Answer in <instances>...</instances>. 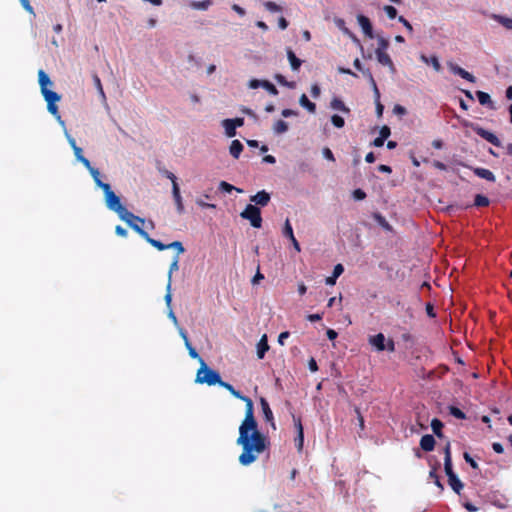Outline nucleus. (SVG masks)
<instances>
[{
    "label": "nucleus",
    "mask_w": 512,
    "mask_h": 512,
    "mask_svg": "<svg viewBox=\"0 0 512 512\" xmlns=\"http://www.w3.org/2000/svg\"><path fill=\"white\" fill-rule=\"evenodd\" d=\"M239 400L245 403V417L239 427V436L236 441L242 447V453L238 460L241 465L248 466L255 462L259 455L269 447V441L258 430L253 401L245 395H242Z\"/></svg>",
    "instance_id": "1"
},
{
    "label": "nucleus",
    "mask_w": 512,
    "mask_h": 512,
    "mask_svg": "<svg viewBox=\"0 0 512 512\" xmlns=\"http://www.w3.org/2000/svg\"><path fill=\"white\" fill-rule=\"evenodd\" d=\"M103 192L105 195V204L108 209L116 212L119 218L125 221L130 227L135 223L139 222L140 224L145 223V219L134 215L132 212L128 211L120 201L119 196H117L111 189V186L104 185Z\"/></svg>",
    "instance_id": "2"
},
{
    "label": "nucleus",
    "mask_w": 512,
    "mask_h": 512,
    "mask_svg": "<svg viewBox=\"0 0 512 512\" xmlns=\"http://www.w3.org/2000/svg\"><path fill=\"white\" fill-rule=\"evenodd\" d=\"M200 368L196 374V382L200 384H207L209 386L219 384L221 381L220 374L209 368L203 359H200Z\"/></svg>",
    "instance_id": "3"
},
{
    "label": "nucleus",
    "mask_w": 512,
    "mask_h": 512,
    "mask_svg": "<svg viewBox=\"0 0 512 512\" xmlns=\"http://www.w3.org/2000/svg\"><path fill=\"white\" fill-rule=\"evenodd\" d=\"M243 219L249 220L254 228L262 226L261 211L256 205L248 204L245 209L240 213Z\"/></svg>",
    "instance_id": "4"
},
{
    "label": "nucleus",
    "mask_w": 512,
    "mask_h": 512,
    "mask_svg": "<svg viewBox=\"0 0 512 512\" xmlns=\"http://www.w3.org/2000/svg\"><path fill=\"white\" fill-rule=\"evenodd\" d=\"M41 94L43 95L45 101L47 102L48 111L54 117H56L58 120H60L61 116L59 114L56 102H58L60 100L61 96L58 93H56L50 89H47V90L41 92Z\"/></svg>",
    "instance_id": "5"
},
{
    "label": "nucleus",
    "mask_w": 512,
    "mask_h": 512,
    "mask_svg": "<svg viewBox=\"0 0 512 512\" xmlns=\"http://www.w3.org/2000/svg\"><path fill=\"white\" fill-rule=\"evenodd\" d=\"M131 228L136 231L142 238H144L150 245L159 251L168 249V244H164L159 240L153 239L150 235L139 226V222H135Z\"/></svg>",
    "instance_id": "6"
},
{
    "label": "nucleus",
    "mask_w": 512,
    "mask_h": 512,
    "mask_svg": "<svg viewBox=\"0 0 512 512\" xmlns=\"http://www.w3.org/2000/svg\"><path fill=\"white\" fill-rule=\"evenodd\" d=\"M473 131L485 139L487 142L491 143L494 146L500 147L502 145L500 139L492 132L480 127L479 125H471Z\"/></svg>",
    "instance_id": "7"
},
{
    "label": "nucleus",
    "mask_w": 512,
    "mask_h": 512,
    "mask_svg": "<svg viewBox=\"0 0 512 512\" xmlns=\"http://www.w3.org/2000/svg\"><path fill=\"white\" fill-rule=\"evenodd\" d=\"M447 67L451 73L460 76L461 78L465 79L466 81H468L470 83L476 82V78L474 75H472L470 72L466 71L465 69L461 68L456 63H454L452 61H448Z\"/></svg>",
    "instance_id": "8"
},
{
    "label": "nucleus",
    "mask_w": 512,
    "mask_h": 512,
    "mask_svg": "<svg viewBox=\"0 0 512 512\" xmlns=\"http://www.w3.org/2000/svg\"><path fill=\"white\" fill-rule=\"evenodd\" d=\"M248 86L251 89L262 87V89L267 90L271 95L274 96L278 94L277 88L268 80L251 79L248 83Z\"/></svg>",
    "instance_id": "9"
},
{
    "label": "nucleus",
    "mask_w": 512,
    "mask_h": 512,
    "mask_svg": "<svg viewBox=\"0 0 512 512\" xmlns=\"http://www.w3.org/2000/svg\"><path fill=\"white\" fill-rule=\"evenodd\" d=\"M260 405H261V409H262V412H263V415H264V419L270 423L271 427L276 430V424H275V421H274V416H273V412L270 408V405L268 403V401L264 398V397H261L260 398Z\"/></svg>",
    "instance_id": "10"
},
{
    "label": "nucleus",
    "mask_w": 512,
    "mask_h": 512,
    "mask_svg": "<svg viewBox=\"0 0 512 512\" xmlns=\"http://www.w3.org/2000/svg\"><path fill=\"white\" fill-rule=\"evenodd\" d=\"M178 331H179L181 338L184 341L185 347L188 350L189 356L193 359H197L200 362V359H202V358L199 356L196 349L192 346V344L188 338V334H187L186 330L180 327V328H178Z\"/></svg>",
    "instance_id": "11"
},
{
    "label": "nucleus",
    "mask_w": 512,
    "mask_h": 512,
    "mask_svg": "<svg viewBox=\"0 0 512 512\" xmlns=\"http://www.w3.org/2000/svg\"><path fill=\"white\" fill-rule=\"evenodd\" d=\"M375 55L381 65L388 67L391 73L396 72V67L387 52L375 51Z\"/></svg>",
    "instance_id": "12"
},
{
    "label": "nucleus",
    "mask_w": 512,
    "mask_h": 512,
    "mask_svg": "<svg viewBox=\"0 0 512 512\" xmlns=\"http://www.w3.org/2000/svg\"><path fill=\"white\" fill-rule=\"evenodd\" d=\"M283 236L290 239L293 247L295 248V250L297 252L301 251L299 242L297 241V239L294 236L293 228L291 226V223H290L289 219H286V221H285V224H284V227H283Z\"/></svg>",
    "instance_id": "13"
},
{
    "label": "nucleus",
    "mask_w": 512,
    "mask_h": 512,
    "mask_svg": "<svg viewBox=\"0 0 512 512\" xmlns=\"http://www.w3.org/2000/svg\"><path fill=\"white\" fill-rule=\"evenodd\" d=\"M358 24L361 26L364 34L369 38H374L371 21L368 17L360 14L357 16Z\"/></svg>",
    "instance_id": "14"
},
{
    "label": "nucleus",
    "mask_w": 512,
    "mask_h": 512,
    "mask_svg": "<svg viewBox=\"0 0 512 512\" xmlns=\"http://www.w3.org/2000/svg\"><path fill=\"white\" fill-rule=\"evenodd\" d=\"M270 199V194L265 190L259 191L258 193L250 197L251 202H254L256 205H260L262 207L268 205Z\"/></svg>",
    "instance_id": "15"
},
{
    "label": "nucleus",
    "mask_w": 512,
    "mask_h": 512,
    "mask_svg": "<svg viewBox=\"0 0 512 512\" xmlns=\"http://www.w3.org/2000/svg\"><path fill=\"white\" fill-rule=\"evenodd\" d=\"M386 339L383 333H378L374 336L369 337V344L374 346L377 351L381 352L386 349Z\"/></svg>",
    "instance_id": "16"
},
{
    "label": "nucleus",
    "mask_w": 512,
    "mask_h": 512,
    "mask_svg": "<svg viewBox=\"0 0 512 512\" xmlns=\"http://www.w3.org/2000/svg\"><path fill=\"white\" fill-rule=\"evenodd\" d=\"M474 174L482 179H485L489 182H495L496 181V177L495 175L493 174L492 171H490L489 169H486V168H481V167H476V168H472Z\"/></svg>",
    "instance_id": "17"
},
{
    "label": "nucleus",
    "mask_w": 512,
    "mask_h": 512,
    "mask_svg": "<svg viewBox=\"0 0 512 512\" xmlns=\"http://www.w3.org/2000/svg\"><path fill=\"white\" fill-rule=\"evenodd\" d=\"M420 447L425 452H430L435 447V439L432 435L426 434L420 439Z\"/></svg>",
    "instance_id": "18"
},
{
    "label": "nucleus",
    "mask_w": 512,
    "mask_h": 512,
    "mask_svg": "<svg viewBox=\"0 0 512 512\" xmlns=\"http://www.w3.org/2000/svg\"><path fill=\"white\" fill-rule=\"evenodd\" d=\"M269 344L267 335L264 334L260 338L259 342L257 343V357L258 359H263L265 357L266 352L269 350Z\"/></svg>",
    "instance_id": "19"
},
{
    "label": "nucleus",
    "mask_w": 512,
    "mask_h": 512,
    "mask_svg": "<svg viewBox=\"0 0 512 512\" xmlns=\"http://www.w3.org/2000/svg\"><path fill=\"white\" fill-rule=\"evenodd\" d=\"M172 195H173V199H174V202L176 205V210H177L178 214H183L184 213V205H183L182 197L180 194L179 185H174L173 190H172Z\"/></svg>",
    "instance_id": "20"
},
{
    "label": "nucleus",
    "mask_w": 512,
    "mask_h": 512,
    "mask_svg": "<svg viewBox=\"0 0 512 512\" xmlns=\"http://www.w3.org/2000/svg\"><path fill=\"white\" fill-rule=\"evenodd\" d=\"M38 82L40 85L41 92L47 90L48 86L53 85V82L51 81L50 77L42 69L38 71Z\"/></svg>",
    "instance_id": "21"
},
{
    "label": "nucleus",
    "mask_w": 512,
    "mask_h": 512,
    "mask_svg": "<svg viewBox=\"0 0 512 512\" xmlns=\"http://www.w3.org/2000/svg\"><path fill=\"white\" fill-rule=\"evenodd\" d=\"M476 96L481 105L487 106L488 108H490L492 110L496 109V107L494 106V103L491 100V97L488 93L483 92V91H477Z\"/></svg>",
    "instance_id": "22"
},
{
    "label": "nucleus",
    "mask_w": 512,
    "mask_h": 512,
    "mask_svg": "<svg viewBox=\"0 0 512 512\" xmlns=\"http://www.w3.org/2000/svg\"><path fill=\"white\" fill-rule=\"evenodd\" d=\"M86 169L89 171L97 187L103 189L104 185H108V183L102 182L99 170L97 168H94L90 162L89 167H86Z\"/></svg>",
    "instance_id": "23"
},
{
    "label": "nucleus",
    "mask_w": 512,
    "mask_h": 512,
    "mask_svg": "<svg viewBox=\"0 0 512 512\" xmlns=\"http://www.w3.org/2000/svg\"><path fill=\"white\" fill-rule=\"evenodd\" d=\"M287 58L289 60L291 69L293 71L299 70L302 65V61L295 55L291 48H287Z\"/></svg>",
    "instance_id": "24"
},
{
    "label": "nucleus",
    "mask_w": 512,
    "mask_h": 512,
    "mask_svg": "<svg viewBox=\"0 0 512 512\" xmlns=\"http://www.w3.org/2000/svg\"><path fill=\"white\" fill-rule=\"evenodd\" d=\"M179 269V256L175 255L172 263L170 264L169 271H168V281L166 289L170 290L172 285V273L175 271H178Z\"/></svg>",
    "instance_id": "25"
},
{
    "label": "nucleus",
    "mask_w": 512,
    "mask_h": 512,
    "mask_svg": "<svg viewBox=\"0 0 512 512\" xmlns=\"http://www.w3.org/2000/svg\"><path fill=\"white\" fill-rule=\"evenodd\" d=\"M243 149V144L239 140H233L230 144L229 152L235 159H238Z\"/></svg>",
    "instance_id": "26"
},
{
    "label": "nucleus",
    "mask_w": 512,
    "mask_h": 512,
    "mask_svg": "<svg viewBox=\"0 0 512 512\" xmlns=\"http://www.w3.org/2000/svg\"><path fill=\"white\" fill-rule=\"evenodd\" d=\"M420 59L426 63V64H430L432 65V67L434 68V70L436 72H440L441 71V64L438 60V58L436 56H431V57H427L426 55L422 54L420 56Z\"/></svg>",
    "instance_id": "27"
},
{
    "label": "nucleus",
    "mask_w": 512,
    "mask_h": 512,
    "mask_svg": "<svg viewBox=\"0 0 512 512\" xmlns=\"http://www.w3.org/2000/svg\"><path fill=\"white\" fill-rule=\"evenodd\" d=\"M448 483H449L450 487L453 489V491L457 494H460V492L462 491V489L464 487L463 483L457 477V475L450 476V478H448Z\"/></svg>",
    "instance_id": "28"
},
{
    "label": "nucleus",
    "mask_w": 512,
    "mask_h": 512,
    "mask_svg": "<svg viewBox=\"0 0 512 512\" xmlns=\"http://www.w3.org/2000/svg\"><path fill=\"white\" fill-rule=\"evenodd\" d=\"M299 103L302 107H304L305 109H307L310 113H315L316 112V104L311 102L308 97L306 96V94H302L300 96V99H299Z\"/></svg>",
    "instance_id": "29"
},
{
    "label": "nucleus",
    "mask_w": 512,
    "mask_h": 512,
    "mask_svg": "<svg viewBox=\"0 0 512 512\" xmlns=\"http://www.w3.org/2000/svg\"><path fill=\"white\" fill-rule=\"evenodd\" d=\"M443 426L444 425H443L442 421L439 420L438 418L432 419V421H431V428L433 430V433L438 438H442L443 437V433H442Z\"/></svg>",
    "instance_id": "30"
},
{
    "label": "nucleus",
    "mask_w": 512,
    "mask_h": 512,
    "mask_svg": "<svg viewBox=\"0 0 512 512\" xmlns=\"http://www.w3.org/2000/svg\"><path fill=\"white\" fill-rule=\"evenodd\" d=\"M492 17L506 29L512 30V19L511 18L502 16V15H497V14H494Z\"/></svg>",
    "instance_id": "31"
},
{
    "label": "nucleus",
    "mask_w": 512,
    "mask_h": 512,
    "mask_svg": "<svg viewBox=\"0 0 512 512\" xmlns=\"http://www.w3.org/2000/svg\"><path fill=\"white\" fill-rule=\"evenodd\" d=\"M222 125L228 137H234L236 135V127L233 125L231 119L223 120Z\"/></svg>",
    "instance_id": "32"
},
{
    "label": "nucleus",
    "mask_w": 512,
    "mask_h": 512,
    "mask_svg": "<svg viewBox=\"0 0 512 512\" xmlns=\"http://www.w3.org/2000/svg\"><path fill=\"white\" fill-rule=\"evenodd\" d=\"M439 466H440V464H439V463H436V464L432 467L431 471L429 472V477H430L431 479H433V481H434V483H435V485H436L437 487H439L441 490H443V485H442V483H441V481H440V478H439V476H438V474H437V470H438Z\"/></svg>",
    "instance_id": "33"
},
{
    "label": "nucleus",
    "mask_w": 512,
    "mask_h": 512,
    "mask_svg": "<svg viewBox=\"0 0 512 512\" xmlns=\"http://www.w3.org/2000/svg\"><path fill=\"white\" fill-rule=\"evenodd\" d=\"M212 4L211 0L192 1L190 6L195 10H207Z\"/></svg>",
    "instance_id": "34"
},
{
    "label": "nucleus",
    "mask_w": 512,
    "mask_h": 512,
    "mask_svg": "<svg viewBox=\"0 0 512 512\" xmlns=\"http://www.w3.org/2000/svg\"><path fill=\"white\" fill-rule=\"evenodd\" d=\"M273 131L276 134H283L288 131V124L284 120H278L273 125Z\"/></svg>",
    "instance_id": "35"
},
{
    "label": "nucleus",
    "mask_w": 512,
    "mask_h": 512,
    "mask_svg": "<svg viewBox=\"0 0 512 512\" xmlns=\"http://www.w3.org/2000/svg\"><path fill=\"white\" fill-rule=\"evenodd\" d=\"M489 203H490V200L488 197H486L482 194H477L474 198L473 205L476 207H486L489 205Z\"/></svg>",
    "instance_id": "36"
},
{
    "label": "nucleus",
    "mask_w": 512,
    "mask_h": 512,
    "mask_svg": "<svg viewBox=\"0 0 512 512\" xmlns=\"http://www.w3.org/2000/svg\"><path fill=\"white\" fill-rule=\"evenodd\" d=\"M218 385H219V386H221V387H223V388H225L226 390H228V391L231 393V395H233V396H234L235 398H237V399L241 398V396L243 395V394H241V392H240V391L236 390V389H235V388H234L230 383H228V382H224V381H222V380H221V381H220V383H219Z\"/></svg>",
    "instance_id": "37"
},
{
    "label": "nucleus",
    "mask_w": 512,
    "mask_h": 512,
    "mask_svg": "<svg viewBox=\"0 0 512 512\" xmlns=\"http://www.w3.org/2000/svg\"><path fill=\"white\" fill-rule=\"evenodd\" d=\"M76 159L81 162L85 167H89V160L83 156L82 148L74 147L73 149Z\"/></svg>",
    "instance_id": "38"
},
{
    "label": "nucleus",
    "mask_w": 512,
    "mask_h": 512,
    "mask_svg": "<svg viewBox=\"0 0 512 512\" xmlns=\"http://www.w3.org/2000/svg\"><path fill=\"white\" fill-rule=\"evenodd\" d=\"M331 107L335 110H339L342 112H349V109L345 106L344 102L339 98H334L331 101Z\"/></svg>",
    "instance_id": "39"
},
{
    "label": "nucleus",
    "mask_w": 512,
    "mask_h": 512,
    "mask_svg": "<svg viewBox=\"0 0 512 512\" xmlns=\"http://www.w3.org/2000/svg\"><path fill=\"white\" fill-rule=\"evenodd\" d=\"M377 40H378V46L375 51L387 52V49L389 48V45H390L389 41L382 36H378Z\"/></svg>",
    "instance_id": "40"
},
{
    "label": "nucleus",
    "mask_w": 512,
    "mask_h": 512,
    "mask_svg": "<svg viewBox=\"0 0 512 512\" xmlns=\"http://www.w3.org/2000/svg\"><path fill=\"white\" fill-rule=\"evenodd\" d=\"M219 189L221 191H224V192H227V193H230L232 192L233 190H236L237 192L241 193L242 190L239 189V188H236L234 187L233 185H231L230 183L226 182V181H221L219 183Z\"/></svg>",
    "instance_id": "41"
},
{
    "label": "nucleus",
    "mask_w": 512,
    "mask_h": 512,
    "mask_svg": "<svg viewBox=\"0 0 512 512\" xmlns=\"http://www.w3.org/2000/svg\"><path fill=\"white\" fill-rule=\"evenodd\" d=\"M449 413L457 419L463 420L466 418L465 413L456 406H449Z\"/></svg>",
    "instance_id": "42"
},
{
    "label": "nucleus",
    "mask_w": 512,
    "mask_h": 512,
    "mask_svg": "<svg viewBox=\"0 0 512 512\" xmlns=\"http://www.w3.org/2000/svg\"><path fill=\"white\" fill-rule=\"evenodd\" d=\"M275 80L280 84V85H283V86H287V87H290V88H293L294 87V83L293 82H288L286 80V78L282 75V74H276L274 76Z\"/></svg>",
    "instance_id": "43"
},
{
    "label": "nucleus",
    "mask_w": 512,
    "mask_h": 512,
    "mask_svg": "<svg viewBox=\"0 0 512 512\" xmlns=\"http://www.w3.org/2000/svg\"><path fill=\"white\" fill-rule=\"evenodd\" d=\"M331 122L337 128H342L345 124L344 119L337 114H335L331 117Z\"/></svg>",
    "instance_id": "44"
},
{
    "label": "nucleus",
    "mask_w": 512,
    "mask_h": 512,
    "mask_svg": "<svg viewBox=\"0 0 512 512\" xmlns=\"http://www.w3.org/2000/svg\"><path fill=\"white\" fill-rule=\"evenodd\" d=\"M463 458L473 469H479L477 462L470 456L468 452H464Z\"/></svg>",
    "instance_id": "45"
},
{
    "label": "nucleus",
    "mask_w": 512,
    "mask_h": 512,
    "mask_svg": "<svg viewBox=\"0 0 512 512\" xmlns=\"http://www.w3.org/2000/svg\"><path fill=\"white\" fill-rule=\"evenodd\" d=\"M265 8L270 12H279L281 11V7L272 1H267L264 3Z\"/></svg>",
    "instance_id": "46"
},
{
    "label": "nucleus",
    "mask_w": 512,
    "mask_h": 512,
    "mask_svg": "<svg viewBox=\"0 0 512 512\" xmlns=\"http://www.w3.org/2000/svg\"><path fill=\"white\" fill-rule=\"evenodd\" d=\"M169 248L176 249L177 250L176 255H178V256H179V254H182L185 251V249L180 241H174V242L168 244V249Z\"/></svg>",
    "instance_id": "47"
},
{
    "label": "nucleus",
    "mask_w": 512,
    "mask_h": 512,
    "mask_svg": "<svg viewBox=\"0 0 512 512\" xmlns=\"http://www.w3.org/2000/svg\"><path fill=\"white\" fill-rule=\"evenodd\" d=\"M384 11L390 19H394L397 16V10L391 5L384 6Z\"/></svg>",
    "instance_id": "48"
},
{
    "label": "nucleus",
    "mask_w": 512,
    "mask_h": 512,
    "mask_svg": "<svg viewBox=\"0 0 512 512\" xmlns=\"http://www.w3.org/2000/svg\"><path fill=\"white\" fill-rule=\"evenodd\" d=\"M161 173L167 177L169 180H171L172 182V188L174 187V185H178L177 183V177L174 175V173L164 169V170H161Z\"/></svg>",
    "instance_id": "49"
},
{
    "label": "nucleus",
    "mask_w": 512,
    "mask_h": 512,
    "mask_svg": "<svg viewBox=\"0 0 512 512\" xmlns=\"http://www.w3.org/2000/svg\"><path fill=\"white\" fill-rule=\"evenodd\" d=\"M161 173L167 177L169 180H171L172 182V188L174 187V185H178L177 183V177L174 175V173L164 169V170H161Z\"/></svg>",
    "instance_id": "50"
},
{
    "label": "nucleus",
    "mask_w": 512,
    "mask_h": 512,
    "mask_svg": "<svg viewBox=\"0 0 512 512\" xmlns=\"http://www.w3.org/2000/svg\"><path fill=\"white\" fill-rule=\"evenodd\" d=\"M293 421H294V426H295L296 431H297V435L298 434H301V435L304 434V432H303V425H302L300 417H296L295 415H293Z\"/></svg>",
    "instance_id": "51"
},
{
    "label": "nucleus",
    "mask_w": 512,
    "mask_h": 512,
    "mask_svg": "<svg viewBox=\"0 0 512 512\" xmlns=\"http://www.w3.org/2000/svg\"><path fill=\"white\" fill-rule=\"evenodd\" d=\"M444 470L448 478H450V476L456 475L453 471L452 461H444Z\"/></svg>",
    "instance_id": "52"
},
{
    "label": "nucleus",
    "mask_w": 512,
    "mask_h": 512,
    "mask_svg": "<svg viewBox=\"0 0 512 512\" xmlns=\"http://www.w3.org/2000/svg\"><path fill=\"white\" fill-rule=\"evenodd\" d=\"M363 75L367 78L371 87H374L377 85V83L369 69H366L365 71H363Z\"/></svg>",
    "instance_id": "53"
},
{
    "label": "nucleus",
    "mask_w": 512,
    "mask_h": 512,
    "mask_svg": "<svg viewBox=\"0 0 512 512\" xmlns=\"http://www.w3.org/2000/svg\"><path fill=\"white\" fill-rule=\"evenodd\" d=\"M93 81H94V84H95V86H96L97 90L99 91V93H100L102 96H105V94H104V90H103V87H102V84H101V80H100V78L98 77V75H97V74H95V75L93 76Z\"/></svg>",
    "instance_id": "54"
},
{
    "label": "nucleus",
    "mask_w": 512,
    "mask_h": 512,
    "mask_svg": "<svg viewBox=\"0 0 512 512\" xmlns=\"http://www.w3.org/2000/svg\"><path fill=\"white\" fill-rule=\"evenodd\" d=\"M353 198L355 200H364L366 198V193L362 189H355L353 191Z\"/></svg>",
    "instance_id": "55"
},
{
    "label": "nucleus",
    "mask_w": 512,
    "mask_h": 512,
    "mask_svg": "<svg viewBox=\"0 0 512 512\" xmlns=\"http://www.w3.org/2000/svg\"><path fill=\"white\" fill-rule=\"evenodd\" d=\"M444 461H452L450 442H447L444 447Z\"/></svg>",
    "instance_id": "56"
},
{
    "label": "nucleus",
    "mask_w": 512,
    "mask_h": 512,
    "mask_svg": "<svg viewBox=\"0 0 512 512\" xmlns=\"http://www.w3.org/2000/svg\"><path fill=\"white\" fill-rule=\"evenodd\" d=\"M375 219H376V220L378 221V223H379L382 227H384L385 229H388V230H389V229L391 228V227H390V225L388 224V222L386 221V219H385L382 215H380V214H376V215H375Z\"/></svg>",
    "instance_id": "57"
},
{
    "label": "nucleus",
    "mask_w": 512,
    "mask_h": 512,
    "mask_svg": "<svg viewBox=\"0 0 512 512\" xmlns=\"http://www.w3.org/2000/svg\"><path fill=\"white\" fill-rule=\"evenodd\" d=\"M390 128L388 126H383L380 130V137L386 140L390 136Z\"/></svg>",
    "instance_id": "58"
},
{
    "label": "nucleus",
    "mask_w": 512,
    "mask_h": 512,
    "mask_svg": "<svg viewBox=\"0 0 512 512\" xmlns=\"http://www.w3.org/2000/svg\"><path fill=\"white\" fill-rule=\"evenodd\" d=\"M323 155L327 160L332 161V162L335 161L334 154L332 153V151L329 148L326 147L323 149Z\"/></svg>",
    "instance_id": "59"
},
{
    "label": "nucleus",
    "mask_w": 512,
    "mask_h": 512,
    "mask_svg": "<svg viewBox=\"0 0 512 512\" xmlns=\"http://www.w3.org/2000/svg\"><path fill=\"white\" fill-rule=\"evenodd\" d=\"M323 317V313L309 314L307 315V320L310 322L320 321Z\"/></svg>",
    "instance_id": "60"
},
{
    "label": "nucleus",
    "mask_w": 512,
    "mask_h": 512,
    "mask_svg": "<svg viewBox=\"0 0 512 512\" xmlns=\"http://www.w3.org/2000/svg\"><path fill=\"white\" fill-rule=\"evenodd\" d=\"M398 21L402 23L409 32L413 31L412 25L403 16H399Z\"/></svg>",
    "instance_id": "61"
},
{
    "label": "nucleus",
    "mask_w": 512,
    "mask_h": 512,
    "mask_svg": "<svg viewBox=\"0 0 512 512\" xmlns=\"http://www.w3.org/2000/svg\"><path fill=\"white\" fill-rule=\"evenodd\" d=\"M281 115L285 118L291 117V116H297L298 112L292 109H283L281 112Z\"/></svg>",
    "instance_id": "62"
},
{
    "label": "nucleus",
    "mask_w": 512,
    "mask_h": 512,
    "mask_svg": "<svg viewBox=\"0 0 512 512\" xmlns=\"http://www.w3.org/2000/svg\"><path fill=\"white\" fill-rule=\"evenodd\" d=\"M344 271V268L341 264H337L335 267H334V270H333V276L334 278H338Z\"/></svg>",
    "instance_id": "63"
},
{
    "label": "nucleus",
    "mask_w": 512,
    "mask_h": 512,
    "mask_svg": "<svg viewBox=\"0 0 512 512\" xmlns=\"http://www.w3.org/2000/svg\"><path fill=\"white\" fill-rule=\"evenodd\" d=\"M310 92H311L312 97L317 98V97H319L321 90L317 84H313L311 86Z\"/></svg>",
    "instance_id": "64"
}]
</instances>
